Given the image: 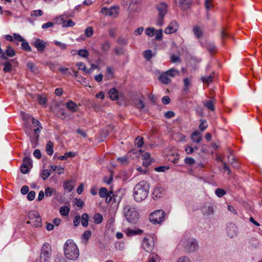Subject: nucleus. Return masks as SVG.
Masks as SVG:
<instances>
[{"label":"nucleus","mask_w":262,"mask_h":262,"mask_svg":"<svg viewBox=\"0 0 262 262\" xmlns=\"http://www.w3.org/2000/svg\"><path fill=\"white\" fill-rule=\"evenodd\" d=\"M93 219L95 224H99L102 222L103 216L100 213H97L94 215Z\"/></svg>","instance_id":"72a5a7b5"},{"label":"nucleus","mask_w":262,"mask_h":262,"mask_svg":"<svg viewBox=\"0 0 262 262\" xmlns=\"http://www.w3.org/2000/svg\"><path fill=\"white\" fill-rule=\"evenodd\" d=\"M118 7L115 6L111 7L109 9L106 7H103L101 10V13L105 16L116 17L118 13Z\"/></svg>","instance_id":"9d476101"},{"label":"nucleus","mask_w":262,"mask_h":262,"mask_svg":"<svg viewBox=\"0 0 262 262\" xmlns=\"http://www.w3.org/2000/svg\"><path fill=\"white\" fill-rule=\"evenodd\" d=\"M156 29L152 27L147 28L145 29V33L146 35L149 37H152L154 35Z\"/></svg>","instance_id":"79ce46f5"},{"label":"nucleus","mask_w":262,"mask_h":262,"mask_svg":"<svg viewBox=\"0 0 262 262\" xmlns=\"http://www.w3.org/2000/svg\"><path fill=\"white\" fill-rule=\"evenodd\" d=\"M179 245L186 252H192L199 249L197 241L189 236L188 233L184 234Z\"/></svg>","instance_id":"7ed1b4c3"},{"label":"nucleus","mask_w":262,"mask_h":262,"mask_svg":"<svg viewBox=\"0 0 262 262\" xmlns=\"http://www.w3.org/2000/svg\"><path fill=\"white\" fill-rule=\"evenodd\" d=\"M206 48L210 53H214L216 49L214 44L211 42H207L206 45Z\"/></svg>","instance_id":"4c0bfd02"},{"label":"nucleus","mask_w":262,"mask_h":262,"mask_svg":"<svg viewBox=\"0 0 262 262\" xmlns=\"http://www.w3.org/2000/svg\"><path fill=\"white\" fill-rule=\"evenodd\" d=\"M184 162L185 164L189 165L190 166H192L194 165L195 163V160L191 157H187L184 159Z\"/></svg>","instance_id":"09e8293b"},{"label":"nucleus","mask_w":262,"mask_h":262,"mask_svg":"<svg viewBox=\"0 0 262 262\" xmlns=\"http://www.w3.org/2000/svg\"><path fill=\"white\" fill-rule=\"evenodd\" d=\"M63 188L65 190L70 192L73 189L74 186L72 185L71 182L67 181L63 183Z\"/></svg>","instance_id":"58836bf2"},{"label":"nucleus","mask_w":262,"mask_h":262,"mask_svg":"<svg viewBox=\"0 0 262 262\" xmlns=\"http://www.w3.org/2000/svg\"><path fill=\"white\" fill-rule=\"evenodd\" d=\"M191 0H180V6L183 10H186L190 7Z\"/></svg>","instance_id":"412c9836"},{"label":"nucleus","mask_w":262,"mask_h":262,"mask_svg":"<svg viewBox=\"0 0 262 262\" xmlns=\"http://www.w3.org/2000/svg\"><path fill=\"white\" fill-rule=\"evenodd\" d=\"M54 43L62 50H66L67 48V45L59 41H54Z\"/></svg>","instance_id":"864d4df0"},{"label":"nucleus","mask_w":262,"mask_h":262,"mask_svg":"<svg viewBox=\"0 0 262 262\" xmlns=\"http://www.w3.org/2000/svg\"><path fill=\"white\" fill-rule=\"evenodd\" d=\"M214 77V72H212L209 76H204L201 77V80L203 83L209 84L212 82Z\"/></svg>","instance_id":"f3484780"},{"label":"nucleus","mask_w":262,"mask_h":262,"mask_svg":"<svg viewBox=\"0 0 262 262\" xmlns=\"http://www.w3.org/2000/svg\"><path fill=\"white\" fill-rule=\"evenodd\" d=\"M168 76L174 77L176 76L179 75L180 72L179 71L172 68L165 72Z\"/></svg>","instance_id":"cd10ccee"},{"label":"nucleus","mask_w":262,"mask_h":262,"mask_svg":"<svg viewBox=\"0 0 262 262\" xmlns=\"http://www.w3.org/2000/svg\"><path fill=\"white\" fill-rule=\"evenodd\" d=\"M117 42L118 44L121 45H125L128 43L127 40L122 37H119L117 40Z\"/></svg>","instance_id":"bf43d9fd"},{"label":"nucleus","mask_w":262,"mask_h":262,"mask_svg":"<svg viewBox=\"0 0 262 262\" xmlns=\"http://www.w3.org/2000/svg\"><path fill=\"white\" fill-rule=\"evenodd\" d=\"M177 262H191V261L188 257L184 256L179 258Z\"/></svg>","instance_id":"0e129e2a"},{"label":"nucleus","mask_w":262,"mask_h":262,"mask_svg":"<svg viewBox=\"0 0 262 262\" xmlns=\"http://www.w3.org/2000/svg\"><path fill=\"white\" fill-rule=\"evenodd\" d=\"M154 35H155V39L157 40H161L163 36V31L162 29L156 30Z\"/></svg>","instance_id":"a19ab883"},{"label":"nucleus","mask_w":262,"mask_h":262,"mask_svg":"<svg viewBox=\"0 0 262 262\" xmlns=\"http://www.w3.org/2000/svg\"><path fill=\"white\" fill-rule=\"evenodd\" d=\"M24 129H25V133H26V134L28 136L30 137L31 142H33L34 140H35V139L34 138V136L33 137L31 136V134H32L31 128L29 126H28L27 125H25Z\"/></svg>","instance_id":"e433bc0d"},{"label":"nucleus","mask_w":262,"mask_h":262,"mask_svg":"<svg viewBox=\"0 0 262 262\" xmlns=\"http://www.w3.org/2000/svg\"><path fill=\"white\" fill-rule=\"evenodd\" d=\"M101 50L103 52H106L109 50L111 48V43L109 41L106 40L101 45Z\"/></svg>","instance_id":"c9c22d12"},{"label":"nucleus","mask_w":262,"mask_h":262,"mask_svg":"<svg viewBox=\"0 0 262 262\" xmlns=\"http://www.w3.org/2000/svg\"><path fill=\"white\" fill-rule=\"evenodd\" d=\"M70 208L66 206H62L59 209V213L62 216H67L69 214Z\"/></svg>","instance_id":"2f4dec72"},{"label":"nucleus","mask_w":262,"mask_h":262,"mask_svg":"<svg viewBox=\"0 0 262 262\" xmlns=\"http://www.w3.org/2000/svg\"><path fill=\"white\" fill-rule=\"evenodd\" d=\"M99 195L102 198H105L106 203H110L111 202V191H108L107 188H101L99 189Z\"/></svg>","instance_id":"4468645a"},{"label":"nucleus","mask_w":262,"mask_h":262,"mask_svg":"<svg viewBox=\"0 0 262 262\" xmlns=\"http://www.w3.org/2000/svg\"><path fill=\"white\" fill-rule=\"evenodd\" d=\"M29 167L28 165H26V164H22L20 166V171L26 174L29 171Z\"/></svg>","instance_id":"680f3d73"},{"label":"nucleus","mask_w":262,"mask_h":262,"mask_svg":"<svg viewBox=\"0 0 262 262\" xmlns=\"http://www.w3.org/2000/svg\"><path fill=\"white\" fill-rule=\"evenodd\" d=\"M142 232V231L141 230H134L133 229H128L127 234V235H128V236H132V235L138 234Z\"/></svg>","instance_id":"13d9d810"},{"label":"nucleus","mask_w":262,"mask_h":262,"mask_svg":"<svg viewBox=\"0 0 262 262\" xmlns=\"http://www.w3.org/2000/svg\"><path fill=\"white\" fill-rule=\"evenodd\" d=\"M203 214L205 215H210L213 213V209L212 206H205L203 210Z\"/></svg>","instance_id":"7c9ffc66"},{"label":"nucleus","mask_w":262,"mask_h":262,"mask_svg":"<svg viewBox=\"0 0 262 262\" xmlns=\"http://www.w3.org/2000/svg\"><path fill=\"white\" fill-rule=\"evenodd\" d=\"M227 235L230 238L235 237L237 235L238 230L235 225L230 223L227 225Z\"/></svg>","instance_id":"ddd939ff"},{"label":"nucleus","mask_w":262,"mask_h":262,"mask_svg":"<svg viewBox=\"0 0 262 262\" xmlns=\"http://www.w3.org/2000/svg\"><path fill=\"white\" fill-rule=\"evenodd\" d=\"M27 67L33 73H36L38 71L36 66L32 62H28L27 64Z\"/></svg>","instance_id":"f704fd0d"},{"label":"nucleus","mask_w":262,"mask_h":262,"mask_svg":"<svg viewBox=\"0 0 262 262\" xmlns=\"http://www.w3.org/2000/svg\"><path fill=\"white\" fill-rule=\"evenodd\" d=\"M37 100L38 103L41 105L45 104L47 101L46 98L41 96H38L37 97Z\"/></svg>","instance_id":"774afa93"},{"label":"nucleus","mask_w":262,"mask_h":262,"mask_svg":"<svg viewBox=\"0 0 262 262\" xmlns=\"http://www.w3.org/2000/svg\"><path fill=\"white\" fill-rule=\"evenodd\" d=\"M31 45L35 47L39 52H43L47 47V42L39 38H36L34 41L31 42Z\"/></svg>","instance_id":"9b49d317"},{"label":"nucleus","mask_w":262,"mask_h":262,"mask_svg":"<svg viewBox=\"0 0 262 262\" xmlns=\"http://www.w3.org/2000/svg\"><path fill=\"white\" fill-rule=\"evenodd\" d=\"M23 164H26V165H28L29 167L30 166L32 167V161L30 158L26 157L23 159Z\"/></svg>","instance_id":"052dcab7"},{"label":"nucleus","mask_w":262,"mask_h":262,"mask_svg":"<svg viewBox=\"0 0 262 262\" xmlns=\"http://www.w3.org/2000/svg\"><path fill=\"white\" fill-rule=\"evenodd\" d=\"M120 191H116L115 193H114L112 191H111V199L112 203H119L122 199V195L120 194Z\"/></svg>","instance_id":"dca6fc26"},{"label":"nucleus","mask_w":262,"mask_h":262,"mask_svg":"<svg viewBox=\"0 0 262 262\" xmlns=\"http://www.w3.org/2000/svg\"><path fill=\"white\" fill-rule=\"evenodd\" d=\"M207 127L206 121L201 120V122L199 125V128L201 131L204 130Z\"/></svg>","instance_id":"69168bd1"},{"label":"nucleus","mask_w":262,"mask_h":262,"mask_svg":"<svg viewBox=\"0 0 262 262\" xmlns=\"http://www.w3.org/2000/svg\"><path fill=\"white\" fill-rule=\"evenodd\" d=\"M29 221L27 224H30L34 227H40L42 226V219L39 213L35 210H31L29 212Z\"/></svg>","instance_id":"39448f33"},{"label":"nucleus","mask_w":262,"mask_h":262,"mask_svg":"<svg viewBox=\"0 0 262 262\" xmlns=\"http://www.w3.org/2000/svg\"><path fill=\"white\" fill-rule=\"evenodd\" d=\"M168 77L165 72L160 75L159 79L162 83L167 84L171 81V79Z\"/></svg>","instance_id":"6ab92c4d"},{"label":"nucleus","mask_w":262,"mask_h":262,"mask_svg":"<svg viewBox=\"0 0 262 262\" xmlns=\"http://www.w3.org/2000/svg\"><path fill=\"white\" fill-rule=\"evenodd\" d=\"M137 108L142 110L144 108L145 105L143 101L141 100H138L135 103Z\"/></svg>","instance_id":"4d7b16f0"},{"label":"nucleus","mask_w":262,"mask_h":262,"mask_svg":"<svg viewBox=\"0 0 262 262\" xmlns=\"http://www.w3.org/2000/svg\"><path fill=\"white\" fill-rule=\"evenodd\" d=\"M184 90L186 91L188 90L189 86L190 85L191 83V79L190 78H185L184 80Z\"/></svg>","instance_id":"49530a36"},{"label":"nucleus","mask_w":262,"mask_h":262,"mask_svg":"<svg viewBox=\"0 0 262 262\" xmlns=\"http://www.w3.org/2000/svg\"><path fill=\"white\" fill-rule=\"evenodd\" d=\"M75 23L71 19L64 21L62 23V26L63 27H73Z\"/></svg>","instance_id":"5fc2aeb1"},{"label":"nucleus","mask_w":262,"mask_h":262,"mask_svg":"<svg viewBox=\"0 0 262 262\" xmlns=\"http://www.w3.org/2000/svg\"><path fill=\"white\" fill-rule=\"evenodd\" d=\"M35 196V192L34 191H31L28 193L27 199L29 201H32Z\"/></svg>","instance_id":"338daca9"},{"label":"nucleus","mask_w":262,"mask_h":262,"mask_svg":"<svg viewBox=\"0 0 262 262\" xmlns=\"http://www.w3.org/2000/svg\"><path fill=\"white\" fill-rule=\"evenodd\" d=\"M110 98L112 100H116L118 98V93L115 88L111 89L108 92Z\"/></svg>","instance_id":"5701e85b"},{"label":"nucleus","mask_w":262,"mask_h":262,"mask_svg":"<svg viewBox=\"0 0 262 262\" xmlns=\"http://www.w3.org/2000/svg\"><path fill=\"white\" fill-rule=\"evenodd\" d=\"M191 139L195 143H200L202 139L201 133H199L198 131L194 132L191 134Z\"/></svg>","instance_id":"a211bd4d"},{"label":"nucleus","mask_w":262,"mask_h":262,"mask_svg":"<svg viewBox=\"0 0 262 262\" xmlns=\"http://www.w3.org/2000/svg\"><path fill=\"white\" fill-rule=\"evenodd\" d=\"M77 54L79 56L83 58H86L89 55V52L86 49H80L78 50L77 52Z\"/></svg>","instance_id":"ea45409f"},{"label":"nucleus","mask_w":262,"mask_h":262,"mask_svg":"<svg viewBox=\"0 0 262 262\" xmlns=\"http://www.w3.org/2000/svg\"><path fill=\"white\" fill-rule=\"evenodd\" d=\"M165 214V212L163 210H158L149 215V219L154 224H160L163 221Z\"/></svg>","instance_id":"6e6552de"},{"label":"nucleus","mask_w":262,"mask_h":262,"mask_svg":"<svg viewBox=\"0 0 262 262\" xmlns=\"http://www.w3.org/2000/svg\"><path fill=\"white\" fill-rule=\"evenodd\" d=\"M63 252L65 257L69 260H76L79 256V249L72 239H68L65 243Z\"/></svg>","instance_id":"f03ea898"},{"label":"nucleus","mask_w":262,"mask_h":262,"mask_svg":"<svg viewBox=\"0 0 262 262\" xmlns=\"http://www.w3.org/2000/svg\"><path fill=\"white\" fill-rule=\"evenodd\" d=\"M155 169L157 172H164L169 169V167L167 166H161L156 167Z\"/></svg>","instance_id":"6e6d98bb"},{"label":"nucleus","mask_w":262,"mask_h":262,"mask_svg":"<svg viewBox=\"0 0 262 262\" xmlns=\"http://www.w3.org/2000/svg\"><path fill=\"white\" fill-rule=\"evenodd\" d=\"M94 33V30L92 27H89L86 28L85 30L84 34L85 35L88 37H90L92 36Z\"/></svg>","instance_id":"3c124183"},{"label":"nucleus","mask_w":262,"mask_h":262,"mask_svg":"<svg viewBox=\"0 0 262 262\" xmlns=\"http://www.w3.org/2000/svg\"><path fill=\"white\" fill-rule=\"evenodd\" d=\"M143 248L147 252L152 251L154 248V241L152 237L143 238L142 244Z\"/></svg>","instance_id":"1a4fd4ad"},{"label":"nucleus","mask_w":262,"mask_h":262,"mask_svg":"<svg viewBox=\"0 0 262 262\" xmlns=\"http://www.w3.org/2000/svg\"><path fill=\"white\" fill-rule=\"evenodd\" d=\"M163 189L160 187H156L154 189L153 191V199H156L158 198H160L162 196V192Z\"/></svg>","instance_id":"a878e982"},{"label":"nucleus","mask_w":262,"mask_h":262,"mask_svg":"<svg viewBox=\"0 0 262 262\" xmlns=\"http://www.w3.org/2000/svg\"><path fill=\"white\" fill-rule=\"evenodd\" d=\"M5 52L7 56L10 57H12L15 55V51L10 46H7V49L6 50Z\"/></svg>","instance_id":"c756f323"},{"label":"nucleus","mask_w":262,"mask_h":262,"mask_svg":"<svg viewBox=\"0 0 262 262\" xmlns=\"http://www.w3.org/2000/svg\"><path fill=\"white\" fill-rule=\"evenodd\" d=\"M54 192H56V191L53 188L47 187L45 189V193L47 197L51 196Z\"/></svg>","instance_id":"a18cd8bd"},{"label":"nucleus","mask_w":262,"mask_h":262,"mask_svg":"<svg viewBox=\"0 0 262 262\" xmlns=\"http://www.w3.org/2000/svg\"><path fill=\"white\" fill-rule=\"evenodd\" d=\"M180 158L178 154H172L169 156L168 160L173 163H177Z\"/></svg>","instance_id":"473e14b6"},{"label":"nucleus","mask_w":262,"mask_h":262,"mask_svg":"<svg viewBox=\"0 0 262 262\" xmlns=\"http://www.w3.org/2000/svg\"><path fill=\"white\" fill-rule=\"evenodd\" d=\"M67 107L72 112H75L78 109L77 105L72 100H70L66 103Z\"/></svg>","instance_id":"aec40b11"},{"label":"nucleus","mask_w":262,"mask_h":262,"mask_svg":"<svg viewBox=\"0 0 262 262\" xmlns=\"http://www.w3.org/2000/svg\"><path fill=\"white\" fill-rule=\"evenodd\" d=\"M21 48L28 52H31L32 51L31 48L30 47L29 43L27 41H26L24 39V41L21 42Z\"/></svg>","instance_id":"37998d69"},{"label":"nucleus","mask_w":262,"mask_h":262,"mask_svg":"<svg viewBox=\"0 0 262 262\" xmlns=\"http://www.w3.org/2000/svg\"><path fill=\"white\" fill-rule=\"evenodd\" d=\"M51 173L48 169H44L41 173V177L43 180H47L50 176Z\"/></svg>","instance_id":"c03bdc74"},{"label":"nucleus","mask_w":262,"mask_h":262,"mask_svg":"<svg viewBox=\"0 0 262 262\" xmlns=\"http://www.w3.org/2000/svg\"><path fill=\"white\" fill-rule=\"evenodd\" d=\"M150 188L149 184L145 181H141L137 184L134 188L133 195L137 202H141L148 196Z\"/></svg>","instance_id":"f257e3e1"},{"label":"nucleus","mask_w":262,"mask_h":262,"mask_svg":"<svg viewBox=\"0 0 262 262\" xmlns=\"http://www.w3.org/2000/svg\"><path fill=\"white\" fill-rule=\"evenodd\" d=\"M30 117L32 119V123L34 126L36 127L34 129L33 134L35 141H37L39 138V134L40 132V129L42 128V127L41 126L40 123L38 120L35 119L32 116H30Z\"/></svg>","instance_id":"f8f14e48"},{"label":"nucleus","mask_w":262,"mask_h":262,"mask_svg":"<svg viewBox=\"0 0 262 262\" xmlns=\"http://www.w3.org/2000/svg\"><path fill=\"white\" fill-rule=\"evenodd\" d=\"M144 56L146 60L149 61L152 57V52L150 50H146L144 52Z\"/></svg>","instance_id":"8fccbe9b"},{"label":"nucleus","mask_w":262,"mask_h":262,"mask_svg":"<svg viewBox=\"0 0 262 262\" xmlns=\"http://www.w3.org/2000/svg\"><path fill=\"white\" fill-rule=\"evenodd\" d=\"M46 151L47 153L50 156H51L53 154V143L51 141H49L47 142L46 146Z\"/></svg>","instance_id":"393cba45"},{"label":"nucleus","mask_w":262,"mask_h":262,"mask_svg":"<svg viewBox=\"0 0 262 262\" xmlns=\"http://www.w3.org/2000/svg\"><path fill=\"white\" fill-rule=\"evenodd\" d=\"M51 255V246L45 243L42 246L40 254V262H50Z\"/></svg>","instance_id":"0eeeda50"},{"label":"nucleus","mask_w":262,"mask_h":262,"mask_svg":"<svg viewBox=\"0 0 262 262\" xmlns=\"http://www.w3.org/2000/svg\"><path fill=\"white\" fill-rule=\"evenodd\" d=\"M156 9L158 11V18L157 25L161 26L163 24V19L168 11L167 4L165 2H161L156 6Z\"/></svg>","instance_id":"423d86ee"},{"label":"nucleus","mask_w":262,"mask_h":262,"mask_svg":"<svg viewBox=\"0 0 262 262\" xmlns=\"http://www.w3.org/2000/svg\"><path fill=\"white\" fill-rule=\"evenodd\" d=\"M123 214L126 220L132 224H135L139 219V212L133 205H125L123 208Z\"/></svg>","instance_id":"20e7f679"},{"label":"nucleus","mask_w":262,"mask_h":262,"mask_svg":"<svg viewBox=\"0 0 262 262\" xmlns=\"http://www.w3.org/2000/svg\"><path fill=\"white\" fill-rule=\"evenodd\" d=\"M215 101V99L214 98H213L211 100L206 101L204 103V106L207 107L208 109L212 111H213L215 110L214 104Z\"/></svg>","instance_id":"4be33fe9"},{"label":"nucleus","mask_w":262,"mask_h":262,"mask_svg":"<svg viewBox=\"0 0 262 262\" xmlns=\"http://www.w3.org/2000/svg\"><path fill=\"white\" fill-rule=\"evenodd\" d=\"M178 29V25L176 21H172L165 30L166 34H171L176 32Z\"/></svg>","instance_id":"2eb2a0df"},{"label":"nucleus","mask_w":262,"mask_h":262,"mask_svg":"<svg viewBox=\"0 0 262 262\" xmlns=\"http://www.w3.org/2000/svg\"><path fill=\"white\" fill-rule=\"evenodd\" d=\"M89 219V216L87 213H83L81 216V224L82 225L86 227L88 226V221Z\"/></svg>","instance_id":"bb28decb"},{"label":"nucleus","mask_w":262,"mask_h":262,"mask_svg":"<svg viewBox=\"0 0 262 262\" xmlns=\"http://www.w3.org/2000/svg\"><path fill=\"white\" fill-rule=\"evenodd\" d=\"M215 194L219 198L222 197L226 194V191L221 188H217L215 191Z\"/></svg>","instance_id":"603ef678"},{"label":"nucleus","mask_w":262,"mask_h":262,"mask_svg":"<svg viewBox=\"0 0 262 262\" xmlns=\"http://www.w3.org/2000/svg\"><path fill=\"white\" fill-rule=\"evenodd\" d=\"M192 31L197 38H200L203 35V31L198 26H195L193 27Z\"/></svg>","instance_id":"b1692460"},{"label":"nucleus","mask_w":262,"mask_h":262,"mask_svg":"<svg viewBox=\"0 0 262 262\" xmlns=\"http://www.w3.org/2000/svg\"><path fill=\"white\" fill-rule=\"evenodd\" d=\"M91 236V231L90 230L85 231L82 234L83 239L88 241Z\"/></svg>","instance_id":"e2e57ef3"},{"label":"nucleus","mask_w":262,"mask_h":262,"mask_svg":"<svg viewBox=\"0 0 262 262\" xmlns=\"http://www.w3.org/2000/svg\"><path fill=\"white\" fill-rule=\"evenodd\" d=\"M1 65H3L4 68L3 71L6 73H9L11 72L12 70V65L8 61H5L3 63H1ZM1 67V66H0Z\"/></svg>","instance_id":"c85d7f7f"},{"label":"nucleus","mask_w":262,"mask_h":262,"mask_svg":"<svg viewBox=\"0 0 262 262\" xmlns=\"http://www.w3.org/2000/svg\"><path fill=\"white\" fill-rule=\"evenodd\" d=\"M144 144L143 138L138 136L135 140V145L138 147H141Z\"/></svg>","instance_id":"de8ad7c7"}]
</instances>
